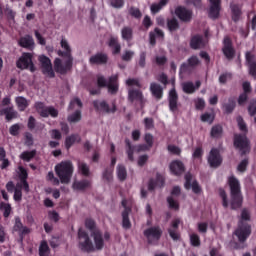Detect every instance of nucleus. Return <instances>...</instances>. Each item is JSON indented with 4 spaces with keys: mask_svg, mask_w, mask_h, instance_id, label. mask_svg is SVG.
<instances>
[{
    "mask_svg": "<svg viewBox=\"0 0 256 256\" xmlns=\"http://www.w3.org/2000/svg\"><path fill=\"white\" fill-rule=\"evenodd\" d=\"M85 227H86V229H89V231L91 232V235H93L94 231H100L99 229H97L95 220H93L91 218H87L85 220Z\"/></svg>",
    "mask_w": 256,
    "mask_h": 256,
    "instance_id": "nucleus-46",
    "label": "nucleus"
},
{
    "mask_svg": "<svg viewBox=\"0 0 256 256\" xmlns=\"http://www.w3.org/2000/svg\"><path fill=\"white\" fill-rule=\"evenodd\" d=\"M91 237L94 239V249L96 251H103V247H105V240L103 239V233L101 230L92 232Z\"/></svg>",
    "mask_w": 256,
    "mask_h": 256,
    "instance_id": "nucleus-20",
    "label": "nucleus"
},
{
    "mask_svg": "<svg viewBox=\"0 0 256 256\" xmlns=\"http://www.w3.org/2000/svg\"><path fill=\"white\" fill-rule=\"evenodd\" d=\"M97 86L100 89L107 87L108 93H110V95H117V93H119V75L115 74L110 76L108 82L105 76L98 75Z\"/></svg>",
    "mask_w": 256,
    "mask_h": 256,
    "instance_id": "nucleus-1",
    "label": "nucleus"
},
{
    "mask_svg": "<svg viewBox=\"0 0 256 256\" xmlns=\"http://www.w3.org/2000/svg\"><path fill=\"white\" fill-rule=\"evenodd\" d=\"M78 239H79V249L84 253H93L95 251V245L89 237V234L83 230H78Z\"/></svg>",
    "mask_w": 256,
    "mask_h": 256,
    "instance_id": "nucleus-3",
    "label": "nucleus"
},
{
    "mask_svg": "<svg viewBox=\"0 0 256 256\" xmlns=\"http://www.w3.org/2000/svg\"><path fill=\"white\" fill-rule=\"evenodd\" d=\"M129 201L123 199L121 205L123 207L122 212V227L123 229H131V220H129V214L131 213V206L128 205Z\"/></svg>",
    "mask_w": 256,
    "mask_h": 256,
    "instance_id": "nucleus-14",
    "label": "nucleus"
},
{
    "mask_svg": "<svg viewBox=\"0 0 256 256\" xmlns=\"http://www.w3.org/2000/svg\"><path fill=\"white\" fill-rule=\"evenodd\" d=\"M35 109L41 115V117H57L59 115V112L54 107H47L43 102H36L35 103Z\"/></svg>",
    "mask_w": 256,
    "mask_h": 256,
    "instance_id": "nucleus-10",
    "label": "nucleus"
},
{
    "mask_svg": "<svg viewBox=\"0 0 256 256\" xmlns=\"http://www.w3.org/2000/svg\"><path fill=\"white\" fill-rule=\"evenodd\" d=\"M236 121L238 123L239 130L242 133H247L249 130L247 129V123H245V120L243 119V116H238L236 118Z\"/></svg>",
    "mask_w": 256,
    "mask_h": 256,
    "instance_id": "nucleus-54",
    "label": "nucleus"
},
{
    "mask_svg": "<svg viewBox=\"0 0 256 256\" xmlns=\"http://www.w3.org/2000/svg\"><path fill=\"white\" fill-rule=\"evenodd\" d=\"M135 57V52L133 50H125L121 56L122 61L129 63Z\"/></svg>",
    "mask_w": 256,
    "mask_h": 256,
    "instance_id": "nucleus-53",
    "label": "nucleus"
},
{
    "mask_svg": "<svg viewBox=\"0 0 256 256\" xmlns=\"http://www.w3.org/2000/svg\"><path fill=\"white\" fill-rule=\"evenodd\" d=\"M156 187H165V177L161 173H156V179L151 178L148 181V191H155Z\"/></svg>",
    "mask_w": 256,
    "mask_h": 256,
    "instance_id": "nucleus-17",
    "label": "nucleus"
},
{
    "mask_svg": "<svg viewBox=\"0 0 256 256\" xmlns=\"http://www.w3.org/2000/svg\"><path fill=\"white\" fill-rule=\"evenodd\" d=\"M73 176V163L71 161H65V184L71 181V177Z\"/></svg>",
    "mask_w": 256,
    "mask_h": 256,
    "instance_id": "nucleus-36",
    "label": "nucleus"
},
{
    "mask_svg": "<svg viewBox=\"0 0 256 256\" xmlns=\"http://www.w3.org/2000/svg\"><path fill=\"white\" fill-rule=\"evenodd\" d=\"M175 15L183 23H190L191 19H193V11L189 10V9L183 7V6H178L175 9Z\"/></svg>",
    "mask_w": 256,
    "mask_h": 256,
    "instance_id": "nucleus-15",
    "label": "nucleus"
},
{
    "mask_svg": "<svg viewBox=\"0 0 256 256\" xmlns=\"http://www.w3.org/2000/svg\"><path fill=\"white\" fill-rule=\"evenodd\" d=\"M191 49H201L203 47V37L195 35L190 40Z\"/></svg>",
    "mask_w": 256,
    "mask_h": 256,
    "instance_id": "nucleus-39",
    "label": "nucleus"
},
{
    "mask_svg": "<svg viewBox=\"0 0 256 256\" xmlns=\"http://www.w3.org/2000/svg\"><path fill=\"white\" fill-rule=\"evenodd\" d=\"M105 181H112L113 179V168H106L102 174Z\"/></svg>",
    "mask_w": 256,
    "mask_h": 256,
    "instance_id": "nucleus-62",
    "label": "nucleus"
},
{
    "mask_svg": "<svg viewBox=\"0 0 256 256\" xmlns=\"http://www.w3.org/2000/svg\"><path fill=\"white\" fill-rule=\"evenodd\" d=\"M168 106L171 113H177L179 111V94L175 87L170 89L168 93Z\"/></svg>",
    "mask_w": 256,
    "mask_h": 256,
    "instance_id": "nucleus-11",
    "label": "nucleus"
},
{
    "mask_svg": "<svg viewBox=\"0 0 256 256\" xmlns=\"http://www.w3.org/2000/svg\"><path fill=\"white\" fill-rule=\"evenodd\" d=\"M210 136L212 139H221L223 136V126L217 124L211 128Z\"/></svg>",
    "mask_w": 256,
    "mask_h": 256,
    "instance_id": "nucleus-37",
    "label": "nucleus"
},
{
    "mask_svg": "<svg viewBox=\"0 0 256 256\" xmlns=\"http://www.w3.org/2000/svg\"><path fill=\"white\" fill-rule=\"evenodd\" d=\"M117 177L119 181H125L127 179V168L123 164L117 166Z\"/></svg>",
    "mask_w": 256,
    "mask_h": 256,
    "instance_id": "nucleus-45",
    "label": "nucleus"
},
{
    "mask_svg": "<svg viewBox=\"0 0 256 256\" xmlns=\"http://www.w3.org/2000/svg\"><path fill=\"white\" fill-rule=\"evenodd\" d=\"M34 157H35V150L26 151L20 155V159H23V161H31V159H33Z\"/></svg>",
    "mask_w": 256,
    "mask_h": 256,
    "instance_id": "nucleus-61",
    "label": "nucleus"
},
{
    "mask_svg": "<svg viewBox=\"0 0 256 256\" xmlns=\"http://www.w3.org/2000/svg\"><path fill=\"white\" fill-rule=\"evenodd\" d=\"M78 169H79L80 173H82V175H84V177H89L90 170H89V166L86 163L79 162Z\"/></svg>",
    "mask_w": 256,
    "mask_h": 256,
    "instance_id": "nucleus-55",
    "label": "nucleus"
},
{
    "mask_svg": "<svg viewBox=\"0 0 256 256\" xmlns=\"http://www.w3.org/2000/svg\"><path fill=\"white\" fill-rule=\"evenodd\" d=\"M157 37L160 39H163L165 37V33L163 32V30L159 28H155L154 31H151L149 33L150 45L152 46L157 45Z\"/></svg>",
    "mask_w": 256,
    "mask_h": 256,
    "instance_id": "nucleus-29",
    "label": "nucleus"
},
{
    "mask_svg": "<svg viewBox=\"0 0 256 256\" xmlns=\"http://www.w3.org/2000/svg\"><path fill=\"white\" fill-rule=\"evenodd\" d=\"M121 37L124 41H132L133 28H131V26H124L121 30Z\"/></svg>",
    "mask_w": 256,
    "mask_h": 256,
    "instance_id": "nucleus-35",
    "label": "nucleus"
},
{
    "mask_svg": "<svg viewBox=\"0 0 256 256\" xmlns=\"http://www.w3.org/2000/svg\"><path fill=\"white\" fill-rule=\"evenodd\" d=\"M81 119H82L81 110H76L74 113L68 115L67 117V121L70 124L79 123Z\"/></svg>",
    "mask_w": 256,
    "mask_h": 256,
    "instance_id": "nucleus-44",
    "label": "nucleus"
},
{
    "mask_svg": "<svg viewBox=\"0 0 256 256\" xmlns=\"http://www.w3.org/2000/svg\"><path fill=\"white\" fill-rule=\"evenodd\" d=\"M92 105L95 109V111H99L100 113H116L117 112V105H115V102L112 103V108L109 107V103L105 100H94L92 102Z\"/></svg>",
    "mask_w": 256,
    "mask_h": 256,
    "instance_id": "nucleus-8",
    "label": "nucleus"
},
{
    "mask_svg": "<svg viewBox=\"0 0 256 256\" xmlns=\"http://www.w3.org/2000/svg\"><path fill=\"white\" fill-rule=\"evenodd\" d=\"M107 61H109V56L105 53H97L89 59L90 65H106Z\"/></svg>",
    "mask_w": 256,
    "mask_h": 256,
    "instance_id": "nucleus-22",
    "label": "nucleus"
},
{
    "mask_svg": "<svg viewBox=\"0 0 256 256\" xmlns=\"http://www.w3.org/2000/svg\"><path fill=\"white\" fill-rule=\"evenodd\" d=\"M146 65H147V52L142 51L139 54L138 66L141 69H145Z\"/></svg>",
    "mask_w": 256,
    "mask_h": 256,
    "instance_id": "nucleus-52",
    "label": "nucleus"
},
{
    "mask_svg": "<svg viewBox=\"0 0 256 256\" xmlns=\"http://www.w3.org/2000/svg\"><path fill=\"white\" fill-rule=\"evenodd\" d=\"M167 203L170 207V209H174V211H179V202L175 201L173 197L169 196L167 198Z\"/></svg>",
    "mask_w": 256,
    "mask_h": 256,
    "instance_id": "nucleus-63",
    "label": "nucleus"
},
{
    "mask_svg": "<svg viewBox=\"0 0 256 256\" xmlns=\"http://www.w3.org/2000/svg\"><path fill=\"white\" fill-rule=\"evenodd\" d=\"M17 174L19 175L20 181L16 184L14 189V200L21 201V198L23 197L21 189H23L26 193H29V184L25 180L27 179V170L19 166Z\"/></svg>",
    "mask_w": 256,
    "mask_h": 256,
    "instance_id": "nucleus-2",
    "label": "nucleus"
},
{
    "mask_svg": "<svg viewBox=\"0 0 256 256\" xmlns=\"http://www.w3.org/2000/svg\"><path fill=\"white\" fill-rule=\"evenodd\" d=\"M140 89L141 88H129L128 101H130V103H135V101H138V103H140V107L143 108L145 105V98L143 96V92Z\"/></svg>",
    "mask_w": 256,
    "mask_h": 256,
    "instance_id": "nucleus-12",
    "label": "nucleus"
},
{
    "mask_svg": "<svg viewBox=\"0 0 256 256\" xmlns=\"http://www.w3.org/2000/svg\"><path fill=\"white\" fill-rule=\"evenodd\" d=\"M126 85L128 87H137L138 89H141L143 86L141 85V82H139V78H129L126 80Z\"/></svg>",
    "mask_w": 256,
    "mask_h": 256,
    "instance_id": "nucleus-56",
    "label": "nucleus"
},
{
    "mask_svg": "<svg viewBox=\"0 0 256 256\" xmlns=\"http://www.w3.org/2000/svg\"><path fill=\"white\" fill-rule=\"evenodd\" d=\"M233 235L237 236L239 243H245L251 236V225L240 221Z\"/></svg>",
    "mask_w": 256,
    "mask_h": 256,
    "instance_id": "nucleus-6",
    "label": "nucleus"
},
{
    "mask_svg": "<svg viewBox=\"0 0 256 256\" xmlns=\"http://www.w3.org/2000/svg\"><path fill=\"white\" fill-rule=\"evenodd\" d=\"M150 91L153 97H155V99L158 101L163 99V87H161L159 84L152 82L150 84Z\"/></svg>",
    "mask_w": 256,
    "mask_h": 256,
    "instance_id": "nucleus-30",
    "label": "nucleus"
},
{
    "mask_svg": "<svg viewBox=\"0 0 256 256\" xmlns=\"http://www.w3.org/2000/svg\"><path fill=\"white\" fill-rule=\"evenodd\" d=\"M18 69H29L30 71H35V67L33 66L32 55L29 53H24L19 58L16 63Z\"/></svg>",
    "mask_w": 256,
    "mask_h": 256,
    "instance_id": "nucleus-13",
    "label": "nucleus"
},
{
    "mask_svg": "<svg viewBox=\"0 0 256 256\" xmlns=\"http://www.w3.org/2000/svg\"><path fill=\"white\" fill-rule=\"evenodd\" d=\"M0 209L4 212V217H8L9 215H11V204L1 203Z\"/></svg>",
    "mask_w": 256,
    "mask_h": 256,
    "instance_id": "nucleus-64",
    "label": "nucleus"
},
{
    "mask_svg": "<svg viewBox=\"0 0 256 256\" xmlns=\"http://www.w3.org/2000/svg\"><path fill=\"white\" fill-rule=\"evenodd\" d=\"M231 79H233V73L224 72L219 76L218 81L220 85H225L227 81H231Z\"/></svg>",
    "mask_w": 256,
    "mask_h": 256,
    "instance_id": "nucleus-47",
    "label": "nucleus"
},
{
    "mask_svg": "<svg viewBox=\"0 0 256 256\" xmlns=\"http://www.w3.org/2000/svg\"><path fill=\"white\" fill-rule=\"evenodd\" d=\"M245 59H246L247 65H253L256 63V56L251 51H247L245 53Z\"/></svg>",
    "mask_w": 256,
    "mask_h": 256,
    "instance_id": "nucleus-58",
    "label": "nucleus"
},
{
    "mask_svg": "<svg viewBox=\"0 0 256 256\" xmlns=\"http://www.w3.org/2000/svg\"><path fill=\"white\" fill-rule=\"evenodd\" d=\"M125 145H126V155L128 157V159L133 162L135 161V146L133 144H131V140L129 139H125Z\"/></svg>",
    "mask_w": 256,
    "mask_h": 256,
    "instance_id": "nucleus-34",
    "label": "nucleus"
},
{
    "mask_svg": "<svg viewBox=\"0 0 256 256\" xmlns=\"http://www.w3.org/2000/svg\"><path fill=\"white\" fill-rule=\"evenodd\" d=\"M170 171L172 175L179 177V175H183V173H185V165L181 160H174L170 163Z\"/></svg>",
    "mask_w": 256,
    "mask_h": 256,
    "instance_id": "nucleus-21",
    "label": "nucleus"
},
{
    "mask_svg": "<svg viewBox=\"0 0 256 256\" xmlns=\"http://www.w3.org/2000/svg\"><path fill=\"white\" fill-rule=\"evenodd\" d=\"M108 47L112 50V54L119 55L121 53V44L119 43V38L112 36L108 40Z\"/></svg>",
    "mask_w": 256,
    "mask_h": 256,
    "instance_id": "nucleus-28",
    "label": "nucleus"
},
{
    "mask_svg": "<svg viewBox=\"0 0 256 256\" xmlns=\"http://www.w3.org/2000/svg\"><path fill=\"white\" fill-rule=\"evenodd\" d=\"M128 13L134 19H141L143 17V13H141V10L139 8L134 7V6H131L129 8Z\"/></svg>",
    "mask_w": 256,
    "mask_h": 256,
    "instance_id": "nucleus-49",
    "label": "nucleus"
},
{
    "mask_svg": "<svg viewBox=\"0 0 256 256\" xmlns=\"http://www.w3.org/2000/svg\"><path fill=\"white\" fill-rule=\"evenodd\" d=\"M231 9V18L234 23H239L241 20V15H243V11L241 10V5L231 3L230 4Z\"/></svg>",
    "mask_w": 256,
    "mask_h": 256,
    "instance_id": "nucleus-26",
    "label": "nucleus"
},
{
    "mask_svg": "<svg viewBox=\"0 0 256 256\" xmlns=\"http://www.w3.org/2000/svg\"><path fill=\"white\" fill-rule=\"evenodd\" d=\"M234 147L238 149L241 154V157L247 155L251 151V146L249 144V139L246 135L236 134L234 136Z\"/></svg>",
    "mask_w": 256,
    "mask_h": 256,
    "instance_id": "nucleus-4",
    "label": "nucleus"
},
{
    "mask_svg": "<svg viewBox=\"0 0 256 256\" xmlns=\"http://www.w3.org/2000/svg\"><path fill=\"white\" fill-rule=\"evenodd\" d=\"M15 103L20 111H25L29 107V100L23 96L16 97Z\"/></svg>",
    "mask_w": 256,
    "mask_h": 256,
    "instance_id": "nucleus-38",
    "label": "nucleus"
},
{
    "mask_svg": "<svg viewBox=\"0 0 256 256\" xmlns=\"http://www.w3.org/2000/svg\"><path fill=\"white\" fill-rule=\"evenodd\" d=\"M20 47H24L25 49H33L35 47V41L31 36H24L19 40Z\"/></svg>",
    "mask_w": 256,
    "mask_h": 256,
    "instance_id": "nucleus-32",
    "label": "nucleus"
},
{
    "mask_svg": "<svg viewBox=\"0 0 256 256\" xmlns=\"http://www.w3.org/2000/svg\"><path fill=\"white\" fill-rule=\"evenodd\" d=\"M39 62L42 67V71L45 75H48V77H55V73L53 72V65L51 64V59L45 55L39 56Z\"/></svg>",
    "mask_w": 256,
    "mask_h": 256,
    "instance_id": "nucleus-16",
    "label": "nucleus"
},
{
    "mask_svg": "<svg viewBox=\"0 0 256 256\" xmlns=\"http://www.w3.org/2000/svg\"><path fill=\"white\" fill-rule=\"evenodd\" d=\"M55 172L61 183H65V162H61L60 164L56 165Z\"/></svg>",
    "mask_w": 256,
    "mask_h": 256,
    "instance_id": "nucleus-43",
    "label": "nucleus"
},
{
    "mask_svg": "<svg viewBox=\"0 0 256 256\" xmlns=\"http://www.w3.org/2000/svg\"><path fill=\"white\" fill-rule=\"evenodd\" d=\"M222 53L228 61L235 59V47H233V40H231V37L229 36H226L223 39Z\"/></svg>",
    "mask_w": 256,
    "mask_h": 256,
    "instance_id": "nucleus-9",
    "label": "nucleus"
},
{
    "mask_svg": "<svg viewBox=\"0 0 256 256\" xmlns=\"http://www.w3.org/2000/svg\"><path fill=\"white\" fill-rule=\"evenodd\" d=\"M179 225H181V220H179V218L174 219L171 222V228L168 229L169 236L173 241H179V239H181V234H179Z\"/></svg>",
    "mask_w": 256,
    "mask_h": 256,
    "instance_id": "nucleus-19",
    "label": "nucleus"
},
{
    "mask_svg": "<svg viewBox=\"0 0 256 256\" xmlns=\"http://www.w3.org/2000/svg\"><path fill=\"white\" fill-rule=\"evenodd\" d=\"M169 3V0H160L159 3H153L150 7V11L153 15H156V13H159L163 7H165Z\"/></svg>",
    "mask_w": 256,
    "mask_h": 256,
    "instance_id": "nucleus-41",
    "label": "nucleus"
},
{
    "mask_svg": "<svg viewBox=\"0 0 256 256\" xmlns=\"http://www.w3.org/2000/svg\"><path fill=\"white\" fill-rule=\"evenodd\" d=\"M72 187L75 191H85V189H89L91 187V181L89 180H82V181H74Z\"/></svg>",
    "mask_w": 256,
    "mask_h": 256,
    "instance_id": "nucleus-31",
    "label": "nucleus"
},
{
    "mask_svg": "<svg viewBox=\"0 0 256 256\" xmlns=\"http://www.w3.org/2000/svg\"><path fill=\"white\" fill-rule=\"evenodd\" d=\"M149 245H157L163 235V230L159 226H152L143 232Z\"/></svg>",
    "mask_w": 256,
    "mask_h": 256,
    "instance_id": "nucleus-5",
    "label": "nucleus"
},
{
    "mask_svg": "<svg viewBox=\"0 0 256 256\" xmlns=\"http://www.w3.org/2000/svg\"><path fill=\"white\" fill-rule=\"evenodd\" d=\"M228 185L230 187V195L241 193V183L235 176H230L228 178Z\"/></svg>",
    "mask_w": 256,
    "mask_h": 256,
    "instance_id": "nucleus-23",
    "label": "nucleus"
},
{
    "mask_svg": "<svg viewBox=\"0 0 256 256\" xmlns=\"http://www.w3.org/2000/svg\"><path fill=\"white\" fill-rule=\"evenodd\" d=\"M6 115V119L11 121V119H15L17 117V111L13 110V108H7L3 112H0V115Z\"/></svg>",
    "mask_w": 256,
    "mask_h": 256,
    "instance_id": "nucleus-51",
    "label": "nucleus"
},
{
    "mask_svg": "<svg viewBox=\"0 0 256 256\" xmlns=\"http://www.w3.org/2000/svg\"><path fill=\"white\" fill-rule=\"evenodd\" d=\"M75 143H81V136L79 134H71L65 139V147L69 149L75 145Z\"/></svg>",
    "mask_w": 256,
    "mask_h": 256,
    "instance_id": "nucleus-33",
    "label": "nucleus"
},
{
    "mask_svg": "<svg viewBox=\"0 0 256 256\" xmlns=\"http://www.w3.org/2000/svg\"><path fill=\"white\" fill-rule=\"evenodd\" d=\"M235 107H237L235 97H229L228 102L222 104V110L226 115H231L235 111Z\"/></svg>",
    "mask_w": 256,
    "mask_h": 256,
    "instance_id": "nucleus-27",
    "label": "nucleus"
},
{
    "mask_svg": "<svg viewBox=\"0 0 256 256\" xmlns=\"http://www.w3.org/2000/svg\"><path fill=\"white\" fill-rule=\"evenodd\" d=\"M219 197L222 199V205L224 209H227L229 207V200L227 199V192L223 188H219L218 190Z\"/></svg>",
    "mask_w": 256,
    "mask_h": 256,
    "instance_id": "nucleus-50",
    "label": "nucleus"
},
{
    "mask_svg": "<svg viewBox=\"0 0 256 256\" xmlns=\"http://www.w3.org/2000/svg\"><path fill=\"white\" fill-rule=\"evenodd\" d=\"M54 67L58 73L64 74L65 69L63 68V60L56 58L54 61Z\"/></svg>",
    "mask_w": 256,
    "mask_h": 256,
    "instance_id": "nucleus-59",
    "label": "nucleus"
},
{
    "mask_svg": "<svg viewBox=\"0 0 256 256\" xmlns=\"http://www.w3.org/2000/svg\"><path fill=\"white\" fill-rule=\"evenodd\" d=\"M182 89L184 93H187V95H191L196 91L195 84L193 82H186L182 85Z\"/></svg>",
    "mask_w": 256,
    "mask_h": 256,
    "instance_id": "nucleus-48",
    "label": "nucleus"
},
{
    "mask_svg": "<svg viewBox=\"0 0 256 256\" xmlns=\"http://www.w3.org/2000/svg\"><path fill=\"white\" fill-rule=\"evenodd\" d=\"M180 25L179 20L177 18L167 19V29L170 33H175V31H179Z\"/></svg>",
    "mask_w": 256,
    "mask_h": 256,
    "instance_id": "nucleus-40",
    "label": "nucleus"
},
{
    "mask_svg": "<svg viewBox=\"0 0 256 256\" xmlns=\"http://www.w3.org/2000/svg\"><path fill=\"white\" fill-rule=\"evenodd\" d=\"M208 165L211 169H217L221 167L223 163V157H221V152L217 148H212L207 157Z\"/></svg>",
    "mask_w": 256,
    "mask_h": 256,
    "instance_id": "nucleus-7",
    "label": "nucleus"
},
{
    "mask_svg": "<svg viewBox=\"0 0 256 256\" xmlns=\"http://www.w3.org/2000/svg\"><path fill=\"white\" fill-rule=\"evenodd\" d=\"M39 255L40 256H49V245H47V242H42L40 244Z\"/></svg>",
    "mask_w": 256,
    "mask_h": 256,
    "instance_id": "nucleus-60",
    "label": "nucleus"
},
{
    "mask_svg": "<svg viewBox=\"0 0 256 256\" xmlns=\"http://www.w3.org/2000/svg\"><path fill=\"white\" fill-rule=\"evenodd\" d=\"M210 9L208 15L210 19H219V13H221V0H209Z\"/></svg>",
    "mask_w": 256,
    "mask_h": 256,
    "instance_id": "nucleus-18",
    "label": "nucleus"
},
{
    "mask_svg": "<svg viewBox=\"0 0 256 256\" xmlns=\"http://www.w3.org/2000/svg\"><path fill=\"white\" fill-rule=\"evenodd\" d=\"M231 195V201H230V207L233 211H237V209H241L243 207V194H230Z\"/></svg>",
    "mask_w": 256,
    "mask_h": 256,
    "instance_id": "nucleus-24",
    "label": "nucleus"
},
{
    "mask_svg": "<svg viewBox=\"0 0 256 256\" xmlns=\"http://www.w3.org/2000/svg\"><path fill=\"white\" fill-rule=\"evenodd\" d=\"M73 69V56H71V47L65 42V73Z\"/></svg>",
    "mask_w": 256,
    "mask_h": 256,
    "instance_id": "nucleus-25",
    "label": "nucleus"
},
{
    "mask_svg": "<svg viewBox=\"0 0 256 256\" xmlns=\"http://www.w3.org/2000/svg\"><path fill=\"white\" fill-rule=\"evenodd\" d=\"M14 231H18L19 235H27V233L30 232L29 228L23 227L21 219L19 218L15 220Z\"/></svg>",
    "mask_w": 256,
    "mask_h": 256,
    "instance_id": "nucleus-42",
    "label": "nucleus"
},
{
    "mask_svg": "<svg viewBox=\"0 0 256 256\" xmlns=\"http://www.w3.org/2000/svg\"><path fill=\"white\" fill-rule=\"evenodd\" d=\"M190 243L192 247H201V238L196 233H193L190 235Z\"/></svg>",
    "mask_w": 256,
    "mask_h": 256,
    "instance_id": "nucleus-57",
    "label": "nucleus"
}]
</instances>
